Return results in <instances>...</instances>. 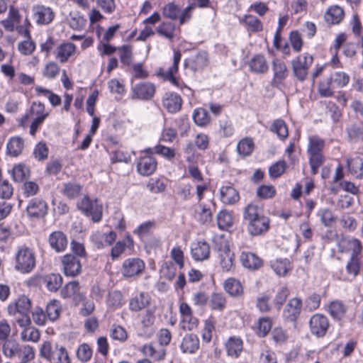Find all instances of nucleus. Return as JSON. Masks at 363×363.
Returning a JSON list of instances; mask_svg holds the SVG:
<instances>
[{
	"label": "nucleus",
	"mask_w": 363,
	"mask_h": 363,
	"mask_svg": "<svg viewBox=\"0 0 363 363\" xmlns=\"http://www.w3.org/2000/svg\"><path fill=\"white\" fill-rule=\"evenodd\" d=\"M243 218L252 235H262L269 228V218L264 215L262 208L256 204L250 203L245 208Z\"/></svg>",
	"instance_id": "obj_1"
},
{
	"label": "nucleus",
	"mask_w": 363,
	"mask_h": 363,
	"mask_svg": "<svg viewBox=\"0 0 363 363\" xmlns=\"http://www.w3.org/2000/svg\"><path fill=\"white\" fill-rule=\"evenodd\" d=\"M30 308V300L26 296H21L8 306L7 311L9 315L13 318L18 326L27 327L31 325L29 315Z\"/></svg>",
	"instance_id": "obj_2"
},
{
	"label": "nucleus",
	"mask_w": 363,
	"mask_h": 363,
	"mask_svg": "<svg viewBox=\"0 0 363 363\" xmlns=\"http://www.w3.org/2000/svg\"><path fill=\"white\" fill-rule=\"evenodd\" d=\"M35 264L33 249L25 245L18 246L15 254V269L21 274H28L34 269Z\"/></svg>",
	"instance_id": "obj_3"
},
{
	"label": "nucleus",
	"mask_w": 363,
	"mask_h": 363,
	"mask_svg": "<svg viewBox=\"0 0 363 363\" xmlns=\"http://www.w3.org/2000/svg\"><path fill=\"white\" fill-rule=\"evenodd\" d=\"M2 350L6 357H18L21 361H30L35 357V351L31 346L20 345L14 340H6Z\"/></svg>",
	"instance_id": "obj_4"
},
{
	"label": "nucleus",
	"mask_w": 363,
	"mask_h": 363,
	"mask_svg": "<svg viewBox=\"0 0 363 363\" xmlns=\"http://www.w3.org/2000/svg\"><path fill=\"white\" fill-rule=\"evenodd\" d=\"M313 62V56L307 52L299 55L291 60L293 74L297 80L303 82L306 79Z\"/></svg>",
	"instance_id": "obj_5"
},
{
	"label": "nucleus",
	"mask_w": 363,
	"mask_h": 363,
	"mask_svg": "<svg viewBox=\"0 0 363 363\" xmlns=\"http://www.w3.org/2000/svg\"><path fill=\"white\" fill-rule=\"evenodd\" d=\"M77 208L86 216H91L94 222H99L102 218V205L98 199L92 200L84 196L77 202Z\"/></svg>",
	"instance_id": "obj_6"
},
{
	"label": "nucleus",
	"mask_w": 363,
	"mask_h": 363,
	"mask_svg": "<svg viewBox=\"0 0 363 363\" xmlns=\"http://www.w3.org/2000/svg\"><path fill=\"white\" fill-rule=\"evenodd\" d=\"M142 152L145 153L146 155L139 158L137 163V170L142 176H150L155 172L157 162L153 156L154 151L152 148L147 147L143 150Z\"/></svg>",
	"instance_id": "obj_7"
},
{
	"label": "nucleus",
	"mask_w": 363,
	"mask_h": 363,
	"mask_svg": "<svg viewBox=\"0 0 363 363\" xmlns=\"http://www.w3.org/2000/svg\"><path fill=\"white\" fill-rule=\"evenodd\" d=\"M32 18L38 26H47L51 23L55 18V12L50 6L43 4H35L31 8Z\"/></svg>",
	"instance_id": "obj_8"
},
{
	"label": "nucleus",
	"mask_w": 363,
	"mask_h": 363,
	"mask_svg": "<svg viewBox=\"0 0 363 363\" xmlns=\"http://www.w3.org/2000/svg\"><path fill=\"white\" fill-rule=\"evenodd\" d=\"M309 327L311 333L318 337H324L329 328V320L328 318L320 313H316L311 316L309 320Z\"/></svg>",
	"instance_id": "obj_9"
},
{
	"label": "nucleus",
	"mask_w": 363,
	"mask_h": 363,
	"mask_svg": "<svg viewBox=\"0 0 363 363\" xmlns=\"http://www.w3.org/2000/svg\"><path fill=\"white\" fill-rule=\"evenodd\" d=\"M145 268V264L140 258L126 259L122 266V274L125 277H133L142 274Z\"/></svg>",
	"instance_id": "obj_10"
},
{
	"label": "nucleus",
	"mask_w": 363,
	"mask_h": 363,
	"mask_svg": "<svg viewBox=\"0 0 363 363\" xmlns=\"http://www.w3.org/2000/svg\"><path fill=\"white\" fill-rule=\"evenodd\" d=\"M273 78L271 84L273 86L279 88L287 78L289 70L286 63L279 59L272 61Z\"/></svg>",
	"instance_id": "obj_11"
},
{
	"label": "nucleus",
	"mask_w": 363,
	"mask_h": 363,
	"mask_svg": "<svg viewBox=\"0 0 363 363\" xmlns=\"http://www.w3.org/2000/svg\"><path fill=\"white\" fill-rule=\"evenodd\" d=\"M62 262L64 273L67 277H76L80 274L82 264L79 259L76 256L67 254L63 256Z\"/></svg>",
	"instance_id": "obj_12"
},
{
	"label": "nucleus",
	"mask_w": 363,
	"mask_h": 363,
	"mask_svg": "<svg viewBox=\"0 0 363 363\" xmlns=\"http://www.w3.org/2000/svg\"><path fill=\"white\" fill-rule=\"evenodd\" d=\"M26 211L30 218H42L48 213V204L42 199L34 198L29 201Z\"/></svg>",
	"instance_id": "obj_13"
},
{
	"label": "nucleus",
	"mask_w": 363,
	"mask_h": 363,
	"mask_svg": "<svg viewBox=\"0 0 363 363\" xmlns=\"http://www.w3.org/2000/svg\"><path fill=\"white\" fill-rule=\"evenodd\" d=\"M302 306V300L300 298H291L283 311L284 318L291 322L296 320L301 313Z\"/></svg>",
	"instance_id": "obj_14"
},
{
	"label": "nucleus",
	"mask_w": 363,
	"mask_h": 363,
	"mask_svg": "<svg viewBox=\"0 0 363 363\" xmlns=\"http://www.w3.org/2000/svg\"><path fill=\"white\" fill-rule=\"evenodd\" d=\"M155 87L150 82H142L132 88V98L139 100H149L155 94Z\"/></svg>",
	"instance_id": "obj_15"
},
{
	"label": "nucleus",
	"mask_w": 363,
	"mask_h": 363,
	"mask_svg": "<svg viewBox=\"0 0 363 363\" xmlns=\"http://www.w3.org/2000/svg\"><path fill=\"white\" fill-rule=\"evenodd\" d=\"M48 242L51 248L56 252H62L67 247L68 240L62 231L56 230L50 234Z\"/></svg>",
	"instance_id": "obj_16"
},
{
	"label": "nucleus",
	"mask_w": 363,
	"mask_h": 363,
	"mask_svg": "<svg viewBox=\"0 0 363 363\" xmlns=\"http://www.w3.org/2000/svg\"><path fill=\"white\" fill-rule=\"evenodd\" d=\"M191 255L196 261L208 259L210 255V246L204 240L193 242L191 245Z\"/></svg>",
	"instance_id": "obj_17"
},
{
	"label": "nucleus",
	"mask_w": 363,
	"mask_h": 363,
	"mask_svg": "<svg viewBox=\"0 0 363 363\" xmlns=\"http://www.w3.org/2000/svg\"><path fill=\"white\" fill-rule=\"evenodd\" d=\"M31 116H35V118H42L45 119L49 116V113L45 112L44 104L40 101H34L30 106L29 112L26 113L21 118L19 121L20 125L23 128L26 127V123Z\"/></svg>",
	"instance_id": "obj_18"
},
{
	"label": "nucleus",
	"mask_w": 363,
	"mask_h": 363,
	"mask_svg": "<svg viewBox=\"0 0 363 363\" xmlns=\"http://www.w3.org/2000/svg\"><path fill=\"white\" fill-rule=\"evenodd\" d=\"M61 296L64 298L73 297L77 301H83L85 295L80 292L79 283L77 281H69L60 291Z\"/></svg>",
	"instance_id": "obj_19"
},
{
	"label": "nucleus",
	"mask_w": 363,
	"mask_h": 363,
	"mask_svg": "<svg viewBox=\"0 0 363 363\" xmlns=\"http://www.w3.org/2000/svg\"><path fill=\"white\" fill-rule=\"evenodd\" d=\"M182 53L179 50H174L173 63L172 65L167 70L161 69L159 74L164 77V79L169 81L173 84L178 86V82L174 74L178 71V65L181 60Z\"/></svg>",
	"instance_id": "obj_20"
},
{
	"label": "nucleus",
	"mask_w": 363,
	"mask_h": 363,
	"mask_svg": "<svg viewBox=\"0 0 363 363\" xmlns=\"http://www.w3.org/2000/svg\"><path fill=\"white\" fill-rule=\"evenodd\" d=\"M228 356L238 358L243 350V341L240 337L231 336L225 344Z\"/></svg>",
	"instance_id": "obj_21"
},
{
	"label": "nucleus",
	"mask_w": 363,
	"mask_h": 363,
	"mask_svg": "<svg viewBox=\"0 0 363 363\" xmlns=\"http://www.w3.org/2000/svg\"><path fill=\"white\" fill-rule=\"evenodd\" d=\"M242 265L251 270L258 269L262 265V260L255 253L242 251L240 255Z\"/></svg>",
	"instance_id": "obj_22"
},
{
	"label": "nucleus",
	"mask_w": 363,
	"mask_h": 363,
	"mask_svg": "<svg viewBox=\"0 0 363 363\" xmlns=\"http://www.w3.org/2000/svg\"><path fill=\"white\" fill-rule=\"evenodd\" d=\"M77 47L72 43H64L57 47L54 52L55 58L60 63H65L76 52Z\"/></svg>",
	"instance_id": "obj_23"
},
{
	"label": "nucleus",
	"mask_w": 363,
	"mask_h": 363,
	"mask_svg": "<svg viewBox=\"0 0 363 363\" xmlns=\"http://www.w3.org/2000/svg\"><path fill=\"white\" fill-rule=\"evenodd\" d=\"M162 105L168 112L177 113L182 108V100L176 93H166L162 99Z\"/></svg>",
	"instance_id": "obj_24"
},
{
	"label": "nucleus",
	"mask_w": 363,
	"mask_h": 363,
	"mask_svg": "<svg viewBox=\"0 0 363 363\" xmlns=\"http://www.w3.org/2000/svg\"><path fill=\"white\" fill-rule=\"evenodd\" d=\"M180 349L183 353L194 354L199 349V339L197 335L186 334L182 339Z\"/></svg>",
	"instance_id": "obj_25"
},
{
	"label": "nucleus",
	"mask_w": 363,
	"mask_h": 363,
	"mask_svg": "<svg viewBox=\"0 0 363 363\" xmlns=\"http://www.w3.org/2000/svg\"><path fill=\"white\" fill-rule=\"evenodd\" d=\"M24 149V140L20 136L9 138L6 144V154L12 157L19 156Z\"/></svg>",
	"instance_id": "obj_26"
},
{
	"label": "nucleus",
	"mask_w": 363,
	"mask_h": 363,
	"mask_svg": "<svg viewBox=\"0 0 363 363\" xmlns=\"http://www.w3.org/2000/svg\"><path fill=\"white\" fill-rule=\"evenodd\" d=\"M348 170L357 178L363 177V155L357 154L347 160Z\"/></svg>",
	"instance_id": "obj_27"
},
{
	"label": "nucleus",
	"mask_w": 363,
	"mask_h": 363,
	"mask_svg": "<svg viewBox=\"0 0 363 363\" xmlns=\"http://www.w3.org/2000/svg\"><path fill=\"white\" fill-rule=\"evenodd\" d=\"M220 201L228 205H233L240 199L238 192L230 185L223 186L220 189Z\"/></svg>",
	"instance_id": "obj_28"
},
{
	"label": "nucleus",
	"mask_w": 363,
	"mask_h": 363,
	"mask_svg": "<svg viewBox=\"0 0 363 363\" xmlns=\"http://www.w3.org/2000/svg\"><path fill=\"white\" fill-rule=\"evenodd\" d=\"M249 67L252 72L265 74L269 69V65L263 55H255L249 62Z\"/></svg>",
	"instance_id": "obj_29"
},
{
	"label": "nucleus",
	"mask_w": 363,
	"mask_h": 363,
	"mask_svg": "<svg viewBox=\"0 0 363 363\" xmlns=\"http://www.w3.org/2000/svg\"><path fill=\"white\" fill-rule=\"evenodd\" d=\"M142 352L147 357H151L156 361H161L165 358L166 349L160 345H154L153 344L145 345L142 348Z\"/></svg>",
	"instance_id": "obj_30"
},
{
	"label": "nucleus",
	"mask_w": 363,
	"mask_h": 363,
	"mask_svg": "<svg viewBox=\"0 0 363 363\" xmlns=\"http://www.w3.org/2000/svg\"><path fill=\"white\" fill-rule=\"evenodd\" d=\"M150 302L148 295L144 292L136 294L129 301V309L131 311L138 312L145 308Z\"/></svg>",
	"instance_id": "obj_31"
},
{
	"label": "nucleus",
	"mask_w": 363,
	"mask_h": 363,
	"mask_svg": "<svg viewBox=\"0 0 363 363\" xmlns=\"http://www.w3.org/2000/svg\"><path fill=\"white\" fill-rule=\"evenodd\" d=\"M223 288L226 293L233 297H238L243 294V287L238 279L230 277L227 279L223 284Z\"/></svg>",
	"instance_id": "obj_32"
},
{
	"label": "nucleus",
	"mask_w": 363,
	"mask_h": 363,
	"mask_svg": "<svg viewBox=\"0 0 363 363\" xmlns=\"http://www.w3.org/2000/svg\"><path fill=\"white\" fill-rule=\"evenodd\" d=\"M343 18V9L337 5L330 6L325 13V19L326 22L333 25L340 23Z\"/></svg>",
	"instance_id": "obj_33"
},
{
	"label": "nucleus",
	"mask_w": 363,
	"mask_h": 363,
	"mask_svg": "<svg viewBox=\"0 0 363 363\" xmlns=\"http://www.w3.org/2000/svg\"><path fill=\"white\" fill-rule=\"evenodd\" d=\"M82 186L77 182H69L62 184V193L69 199L77 198L82 191Z\"/></svg>",
	"instance_id": "obj_34"
},
{
	"label": "nucleus",
	"mask_w": 363,
	"mask_h": 363,
	"mask_svg": "<svg viewBox=\"0 0 363 363\" xmlns=\"http://www.w3.org/2000/svg\"><path fill=\"white\" fill-rule=\"evenodd\" d=\"M346 271L349 277L355 278L363 271V257H350L346 265Z\"/></svg>",
	"instance_id": "obj_35"
},
{
	"label": "nucleus",
	"mask_w": 363,
	"mask_h": 363,
	"mask_svg": "<svg viewBox=\"0 0 363 363\" xmlns=\"http://www.w3.org/2000/svg\"><path fill=\"white\" fill-rule=\"evenodd\" d=\"M199 220L203 224L209 223L212 220L213 211H215V203L210 201L208 203H200Z\"/></svg>",
	"instance_id": "obj_36"
},
{
	"label": "nucleus",
	"mask_w": 363,
	"mask_h": 363,
	"mask_svg": "<svg viewBox=\"0 0 363 363\" xmlns=\"http://www.w3.org/2000/svg\"><path fill=\"white\" fill-rule=\"evenodd\" d=\"M346 311V306L340 301H332L328 306V312L335 320H341L345 316Z\"/></svg>",
	"instance_id": "obj_37"
},
{
	"label": "nucleus",
	"mask_w": 363,
	"mask_h": 363,
	"mask_svg": "<svg viewBox=\"0 0 363 363\" xmlns=\"http://www.w3.org/2000/svg\"><path fill=\"white\" fill-rule=\"evenodd\" d=\"M175 25L173 23L163 22L156 28L155 32L160 36L172 41L175 36Z\"/></svg>",
	"instance_id": "obj_38"
},
{
	"label": "nucleus",
	"mask_w": 363,
	"mask_h": 363,
	"mask_svg": "<svg viewBox=\"0 0 363 363\" xmlns=\"http://www.w3.org/2000/svg\"><path fill=\"white\" fill-rule=\"evenodd\" d=\"M47 289L50 291H57L62 286L63 279L60 274H50L43 278Z\"/></svg>",
	"instance_id": "obj_39"
},
{
	"label": "nucleus",
	"mask_w": 363,
	"mask_h": 363,
	"mask_svg": "<svg viewBox=\"0 0 363 363\" xmlns=\"http://www.w3.org/2000/svg\"><path fill=\"white\" fill-rule=\"evenodd\" d=\"M270 131L276 133L281 140H285L289 136L287 125L282 119L274 121L270 128Z\"/></svg>",
	"instance_id": "obj_40"
},
{
	"label": "nucleus",
	"mask_w": 363,
	"mask_h": 363,
	"mask_svg": "<svg viewBox=\"0 0 363 363\" xmlns=\"http://www.w3.org/2000/svg\"><path fill=\"white\" fill-rule=\"evenodd\" d=\"M10 172L12 179L16 182H21L28 178L30 175L29 168L23 164L15 165Z\"/></svg>",
	"instance_id": "obj_41"
},
{
	"label": "nucleus",
	"mask_w": 363,
	"mask_h": 363,
	"mask_svg": "<svg viewBox=\"0 0 363 363\" xmlns=\"http://www.w3.org/2000/svg\"><path fill=\"white\" fill-rule=\"evenodd\" d=\"M62 306L60 302L57 300L50 301L46 306V317L50 321L56 320L61 313Z\"/></svg>",
	"instance_id": "obj_42"
},
{
	"label": "nucleus",
	"mask_w": 363,
	"mask_h": 363,
	"mask_svg": "<svg viewBox=\"0 0 363 363\" xmlns=\"http://www.w3.org/2000/svg\"><path fill=\"white\" fill-rule=\"evenodd\" d=\"M240 22L247 26L248 30L252 32H258L262 30V23L260 20L252 15H245L240 18Z\"/></svg>",
	"instance_id": "obj_43"
},
{
	"label": "nucleus",
	"mask_w": 363,
	"mask_h": 363,
	"mask_svg": "<svg viewBox=\"0 0 363 363\" xmlns=\"http://www.w3.org/2000/svg\"><path fill=\"white\" fill-rule=\"evenodd\" d=\"M255 148V143L252 138H245L239 141L237 145V150L242 157L250 155Z\"/></svg>",
	"instance_id": "obj_44"
},
{
	"label": "nucleus",
	"mask_w": 363,
	"mask_h": 363,
	"mask_svg": "<svg viewBox=\"0 0 363 363\" xmlns=\"http://www.w3.org/2000/svg\"><path fill=\"white\" fill-rule=\"evenodd\" d=\"M219 264L224 272H230L234 269V254L231 251L218 255Z\"/></svg>",
	"instance_id": "obj_45"
},
{
	"label": "nucleus",
	"mask_w": 363,
	"mask_h": 363,
	"mask_svg": "<svg viewBox=\"0 0 363 363\" xmlns=\"http://www.w3.org/2000/svg\"><path fill=\"white\" fill-rule=\"evenodd\" d=\"M213 249L218 255L230 251L228 239L221 235H216L213 238Z\"/></svg>",
	"instance_id": "obj_46"
},
{
	"label": "nucleus",
	"mask_w": 363,
	"mask_h": 363,
	"mask_svg": "<svg viewBox=\"0 0 363 363\" xmlns=\"http://www.w3.org/2000/svg\"><path fill=\"white\" fill-rule=\"evenodd\" d=\"M329 78L335 89L345 86L350 81L349 75L344 72H334Z\"/></svg>",
	"instance_id": "obj_47"
},
{
	"label": "nucleus",
	"mask_w": 363,
	"mask_h": 363,
	"mask_svg": "<svg viewBox=\"0 0 363 363\" xmlns=\"http://www.w3.org/2000/svg\"><path fill=\"white\" fill-rule=\"evenodd\" d=\"M209 306L212 310L222 311L226 306V299L221 293H213L209 298Z\"/></svg>",
	"instance_id": "obj_48"
},
{
	"label": "nucleus",
	"mask_w": 363,
	"mask_h": 363,
	"mask_svg": "<svg viewBox=\"0 0 363 363\" xmlns=\"http://www.w3.org/2000/svg\"><path fill=\"white\" fill-rule=\"evenodd\" d=\"M86 20L79 12H71L69 13L68 24L72 29L75 30H81L86 26Z\"/></svg>",
	"instance_id": "obj_49"
},
{
	"label": "nucleus",
	"mask_w": 363,
	"mask_h": 363,
	"mask_svg": "<svg viewBox=\"0 0 363 363\" xmlns=\"http://www.w3.org/2000/svg\"><path fill=\"white\" fill-rule=\"evenodd\" d=\"M216 219L218 226L221 230H228L233 223V216L227 211H220L218 213Z\"/></svg>",
	"instance_id": "obj_50"
},
{
	"label": "nucleus",
	"mask_w": 363,
	"mask_h": 363,
	"mask_svg": "<svg viewBox=\"0 0 363 363\" xmlns=\"http://www.w3.org/2000/svg\"><path fill=\"white\" fill-rule=\"evenodd\" d=\"M325 147V140L317 135L310 136L308 138V153H323Z\"/></svg>",
	"instance_id": "obj_51"
},
{
	"label": "nucleus",
	"mask_w": 363,
	"mask_h": 363,
	"mask_svg": "<svg viewBox=\"0 0 363 363\" xmlns=\"http://www.w3.org/2000/svg\"><path fill=\"white\" fill-rule=\"evenodd\" d=\"M162 11L164 17L174 21L178 19L181 9L178 5L170 2L162 7Z\"/></svg>",
	"instance_id": "obj_52"
},
{
	"label": "nucleus",
	"mask_w": 363,
	"mask_h": 363,
	"mask_svg": "<svg viewBox=\"0 0 363 363\" xmlns=\"http://www.w3.org/2000/svg\"><path fill=\"white\" fill-rule=\"evenodd\" d=\"M256 333L259 337H265L272 329V320L269 317L260 318L256 327Z\"/></svg>",
	"instance_id": "obj_53"
},
{
	"label": "nucleus",
	"mask_w": 363,
	"mask_h": 363,
	"mask_svg": "<svg viewBox=\"0 0 363 363\" xmlns=\"http://www.w3.org/2000/svg\"><path fill=\"white\" fill-rule=\"evenodd\" d=\"M193 119L194 123L201 127H204L209 124L211 118L208 111L204 108H196L193 113Z\"/></svg>",
	"instance_id": "obj_54"
},
{
	"label": "nucleus",
	"mask_w": 363,
	"mask_h": 363,
	"mask_svg": "<svg viewBox=\"0 0 363 363\" xmlns=\"http://www.w3.org/2000/svg\"><path fill=\"white\" fill-rule=\"evenodd\" d=\"M60 346L57 344H52L50 342H44L40 350V356L52 362L53 357H55V350L58 349Z\"/></svg>",
	"instance_id": "obj_55"
},
{
	"label": "nucleus",
	"mask_w": 363,
	"mask_h": 363,
	"mask_svg": "<svg viewBox=\"0 0 363 363\" xmlns=\"http://www.w3.org/2000/svg\"><path fill=\"white\" fill-rule=\"evenodd\" d=\"M318 216H319L321 223L325 227H330L335 222L336 217L335 216L332 210L328 208H320L318 211Z\"/></svg>",
	"instance_id": "obj_56"
},
{
	"label": "nucleus",
	"mask_w": 363,
	"mask_h": 363,
	"mask_svg": "<svg viewBox=\"0 0 363 363\" xmlns=\"http://www.w3.org/2000/svg\"><path fill=\"white\" fill-rule=\"evenodd\" d=\"M334 89L335 87L328 77L319 83L318 92L322 97H331L333 96Z\"/></svg>",
	"instance_id": "obj_57"
},
{
	"label": "nucleus",
	"mask_w": 363,
	"mask_h": 363,
	"mask_svg": "<svg viewBox=\"0 0 363 363\" xmlns=\"http://www.w3.org/2000/svg\"><path fill=\"white\" fill-rule=\"evenodd\" d=\"M166 186L167 183L164 179H151L147 184V188L152 194L163 192Z\"/></svg>",
	"instance_id": "obj_58"
},
{
	"label": "nucleus",
	"mask_w": 363,
	"mask_h": 363,
	"mask_svg": "<svg viewBox=\"0 0 363 363\" xmlns=\"http://www.w3.org/2000/svg\"><path fill=\"white\" fill-rule=\"evenodd\" d=\"M308 155L311 173L313 174H316L318 172L319 167L324 162L325 157L323 153H308Z\"/></svg>",
	"instance_id": "obj_59"
},
{
	"label": "nucleus",
	"mask_w": 363,
	"mask_h": 363,
	"mask_svg": "<svg viewBox=\"0 0 363 363\" xmlns=\"http://www.w3.org/2000/svg\"><path fill=\"white\" fill-rule=\"evenodd\" d=\"M60 72V67L56 62H49L45 65L43 75L47 79H53L57 77Z\"/></svg>",
	"instance_id": "obj_60"
},
{
	"label": "nucleus",
	"mask_w": 363,
	"mask_h": 363,
	"mask_svg": "<svg viewBox=\"0 0 363 363\" xmlns=\"http://www.w3.org/2000/svg\"><path fill=\"white\" fill-rule=\"evenodd\" d=\"M22 328L24 329L21 335L23 340L38 342L40 340V334L38 329L30 325Z\"/></svg>",
	"instance_id": "obj_61"
},
{
	"label": "nucleus",
	"mask_w": 363,
	"mask_h": 363,
	"mask_svg": "<svg viewBox=\"0 0 363 363\" xmlns=\"http://www.w3.org/2000/svg\"><path fill=\"white\" fill-rule=\"evenodd\" d=\"M92 350L91 347L86 344L83 343L80 345L77 350V357L82 362H86L91 358Z\"/></svg>",
	"instance_id": "obj_62"
},
{
	"label": "nucleus",
	"mask_w": 363,
	"mask_h": 363,
	"mask_svg": "<svg viewBox=\"0 0 363 363\" xmlns=\"http://www.w3.org/2000/svg\"><path fill=\"white\" fill-rule=\"evenodd\" d=\"M289 264L286 259H277L271 263V267L277 275L285 276L289 269Z\"/></svg>",
	"instance_id": "obj_63"
},
{
	"label": "nucleus",
	"mask_w": 363,
	"mask_h": 363,
	"mask_svg": "<svg viewBox=\"0 0 363 363\" xmlns=\"http://www.w3.org/2000/svg\"><path fill=\"white\" fill-rule=\"evenodd\" d=\"M124 303L123 294L119 291H113L109 293L107 304L113 308L121 307Z\"/></svg>",
	"instance_id": "obj_64"
}]
</instances>
